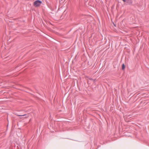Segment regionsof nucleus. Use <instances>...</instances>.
Listing matches in <instances>:
<instances>
[{"instance_id": "20e7f679", "label": "nucleus", "mask_w": 149, "mask_h": 149, "mask_svg": "<svg viewBox=\"0 0 149 149\" xmlns=\"http://www.w3.org/2000/svg\"><path fill=\"white\" fill-rule=\"evenodd\" d=\"M125 68V65L124 63H123L122 65V69L123 70H124Z\"/></svg>"}, {"instance_id": "f257e3e1", "label": "nucleus", "mask_w": 149, "mask_h": 149, "mask_svg": "<svg viewBox=\"0 0 149 149\" xmlns=\"http://www.w3.org/2000/svg\"><path fill=\"white\" fill-rule=\"evenodd\" d=\"M42 3V1L39 0H36L33 2V6L36 8H38L40 6Z\"/></svg>"}, {"instance_id": "f03ea898", "label": "nucleus", "mask_w": 149, "mask_h": 149, "mask_svg": "<svg viewBox=\"0 0 149 149\" xmlns=\"http://www.w3.org/2000/svg\"><path fill=\"white\" fill-rule=\"evenodd\" d=\"M126 3H127L129 5H133V1L132 0H126Z\"/></svg>"}, {"instance_id": "7ed1b4c3", "label": "nucleus", "mask_w": 149, "mask_h": 149, "mask_svg": "<svg viewBox=\"0 0 149 149\" xmlns=\"http://www.w3.org/2000/svg\"><path fill=\"white\" fill-rule=\"evenodd\" d=\"M17 116H25V118H27L28 117H29V116L28 115H27L26 114H24L23 115H17Z\"/></svg>"}, {"instance_id": "39448f33", "label": "nucleus", "mask_w": 149, "mask_h": 149, "mask_svg": "<svg viewBox=\"0 0 149 149\" xmlns=\"http://www.w3.org/2000/svg\"><path fill=\"white\" fill-rule=\"evenodd\" d=\"M89 79L93 81V82H95V79H93L92 78H89Z\"/></svg>"}]
</instances>
